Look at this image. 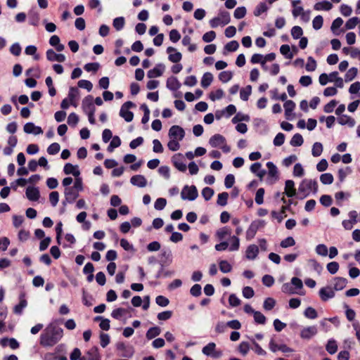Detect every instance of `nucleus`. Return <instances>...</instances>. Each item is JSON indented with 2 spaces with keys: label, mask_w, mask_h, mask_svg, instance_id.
<instances>
[{
  "label": "nucleus",
  "mask_w": 360,
  "mask_h": 360,
  "mask_svg": "<svg viewBox=\"0 0 360 360\" xmlns=\"http://www.w3.org/2000/svg\"><path fill=\"white\" fill-rule=\"evenodd\" d=\"M183 155L181 153H176L172 158V162L174 166L180 172H185L186 170V165L183 162Z\"/></svg>",
  "instance_id": "nucleus-10"
},
{
  "label": "nucleus",
  "mask_w": 360,
  "mask_h": 360,
  "mask_svg": "<svg viewBox=\"0 0 360 360\" xmlns=\"http://www.w3.org/2000/svg\"><path fill=\"white\" fill-rule=\"evenodd\" d=\"M60 150V144L58 143H51L47 148V153L49 155H53L57 154Z\"/></svg>",
  "instance_id": "nucleus-63"
},
{
  "label": "nucleus",
  "mask_w": 360,
  "mask_h": 360,
  "mask_svg": "<svg viewBox=\"0 0 360 360\" xmlns=\"http://www.w3.org/2000/svg\"><path fill=\"white\" fill-rule=\"evenodd\" d=\"M323 23V17L321 15H317L314 18L312 21L313 28L316 30H318L322 27Z\"/></svg>",
  "instance_id": "nucleus-61"
},
{
  "label": "nucleus",
  "mask_w": 360,
  "mask_h": 360,
  "mask_svg": "<svg viewBox=\"0 0 360 360\" xmlns=\"http://www.w3.org/2000/svg\"><path fill=\"white\" fill-rule=\"evenodd\" d=\"M318 191V184L316 180L304 179L302 181L298 187V193L302 195L300 198L307 197L311 192L316 193Z\"/></svg>",
  "instance_id": "nucleus-2"
},
{
  "label": "nucleus",
  "mask_w": 360,
  "mask_h": 360,
  "mask_svg": "<svg viewBox=\"0 0 360 360\" xmlns=\"http://www.w3.org/2000/svg\"><path fill=\"white\" fill-rule=\"evenodd\" d=\"M27 302L25 298V294L21 293L20 295V302L15 306L13 312L16 314L20 315L22 313L23 309L27 307Z\"/></svg>",
  "instance_id": "nucleus-24"
},
{
  "label": "nucleus",
  "mask_w": 360,
  "mask_h": 360,
  "mask_svg": "<svg viewBox=\"0 0 360 360\" xmlns=\"http://www.w3.org/2000/svg\"><path fill=\"white\" fill-rule=\"evenodd\" d=\"M93 101L94 98L91 95H88L83 99L82 107L86 114L95 113L96 108Z\"/></svg>",
  "instance_id": "nucleus-7"
},
{
  "label": "nucleus",
  "mask_w": 360,
  "mask_h": 360,
  "mask_svg": "<svg viewBox=\"0 0 360 360\" xmlns=\"http://www.w3.org/2000/svg\"><path fill=\"white\" fill-rule=\"evenodd\" d=\"M295 244V240L294 238L291 236H288L281 242L280 245L283 248H287L293 246Z\"/></svg>",
  "instance_id": "nucleus-62"
},
{
  "label": "nucleus",
  "mask_w": 360,
  "mask_h": 360,
  "mask_svg": "<svg viewBox=\"0 0 360 360\" xmlns=\"http://www.w3.org/2000/svg\"><path fill=\"white\" fill-rule=\"evenodd\" d=\"M79 89L77 87L72 86L69 89L68 99L70 101V104L75 107L77 106L75 101L79 96Z\"/></svg>",
  "instance_id": "nucleus-28"
},
{
  "label": "nucleus",
  "mask_w": 360,
  "mask_h": 360,
  "mask_svg": "<svg viewBox=\"0 0 360 360\" xmlns=\"http://www.w3.org/2000/svg\"><path fill=\"white\" fill-rule=\"evenodd\" d=\"M116 348L117 350L123 351V354L122 356L130 358L134 354V349L132 347H127L125 344L122 342H117L116 345Z\"/></svg>",
  "instance_id": "nucleus-21"
},
{
  "label": "nucleus",
  "mask_w": 360,
  "mask_h": 360,
  "mask_svg": "<svg viewBox=\"0 0 360 360\" xmlns=\"http://www.w3.org/2000/svg\"><path fill=\"white\" fill-rule=\"evenodd\" d=\"M285 193L289 198L295 195L296 189L295 188V183L292 180H287L285 181Z\"/></svg>",
  "instance_id": "nucleus-27"
},
{
  "label": "nucleus",
  "mask_w": 360,
  "mask_h": 360,
  "mask_svg": "<svg viewBox=\"0 0 360 360\" xmlns=\"http://www.w3.org/2000/svg\"><path fill=\"white\" fill-rule=\"evenodd\" d=\"M326 349L330 354L336 353L338 350L337 342L333 339L329 340L326 345Z\"/></svg>",
  "instance_id": "nucleus-39"
},
{
  "label": "nucleus",
  "mask_w": 360,
  "mask_h": 360,
  "mask_svg": "<svg viewBox=\"0 0 360 360\" xmlns=\"http://www.w3.org/2000/svg\"><path fill=\"white\" fill-rule=\"evenodd\" d=\"M29 23L33 26H37L39 21V14L37 11L32 10L28 13Z\"/></svg>",
  "instance_id": "nucleus-33"
},
{
  "label": "nucleus",
  "mask_w": 360,
  "mask_h": 360,
  "mask_svg": "<svg viewBox=\"0 0 360 360\" xmlns=\"http://www.w3.org/2000/svg\"><path fill=\"white\" fill-rule=\"evenodd\" d=\"M334 178L330 173L322 174L320 176V181L323 184L329 185L333 182Z\"/></svg>",
  "instance_id": "nucleus-47"
},
{
  "label": "nucleus",
  "mask_w": 360,
  "mask_h": 360,
  "mask_svg": "<svg viewBox=\"0 0 360 360\" xmlns=\"http://www.w3.org/2000/svg\"><path fill=\"white\" fill-rule=\"evenodd\" d=\"M280 52L287 59H292L293 58V53L290 51V47L288 44L281 45Z\"/></svg>",
  "instance_id": "nucleus-43"
},
{
  "label": "nucleus",
  "mask_w": 360,
  "mask_h": 360,
  "mask_svg": "<svg viewBox=\"0 0 360 360\" xmlns=\"http://www.w3.org/2000/svg\"><path fill=\"white\" fill-rule=\"evenodd\" d=\"M135 107V104L132 101L125 102L120 108V116L124 118V120L130 122L133 120L134 113L129 110V108Z\"/></svg>",
  "instance_id": "nucleus-3"
},
{
  "label": "nucleus",
  "mask_w": 360,
  "mask_h": 360,
  "mask_svg": "<svg viewBox=\"0 0 360 360\" xmlns=\"http://www.w3.org/2000/svg\"><path fill=\"white\" fill-rule=\"evenodd\" d=\"M27 199L30 201H37L40 197V193L37 187L28 186L25 191Z\"/></svg>",
  "instance_id": "nucleus-15"
},
{
  "label": "nucleus",
  "mask_w": 360,
  "mask_h": 360,
  "mask_svg": "<svg viewBox=\"0 0 360 360\" xmlns=\"http://www.w3.org/2000/svg\"><path fill=\"white\" fill-rule=\"evenodd\" d=\"M63 172L65 174H72L75 177L80 175V172L77 165H73L71 163H66L63 167Z\"/></svg>",
  "instance_id": "nucleus-22"
},
{
  "label": "nucleus",
  "mask_w": 360,
  "mask_h": 360,
  "mask_svg": "<svg viewBox=\"0 0 360 360\" xmlns=\"http://www.w3.org/2000/svg\"><path fill=\"white\" fill-rule=\"evenodd\" d=\"M259 254V248L256 245H250L245 251L246 258L250 260L256 259Z\"/></svg>",
  "instance_id": "nucleus-23"
},
{
  "label": "nucleus",
  "mask_w": 360,
  "mask_h": 360,
  "mask_svg": "<svg viewBox=\"0 0 360 360\" xmlns=\"http://www.w3.org/2000/svg\"><path fill=\"white\" fill-rule=\"evenodd\" d=\"M63 330L52 323L49 324L40 335V345L44 347H52L62 338Z\"/></svg>",
  "instance_id": "nucleus-1"
},
{
  "label": "nucleus",
  "mask_w": 360,
  "mask_h": 360,
  "mask_svg": "<svg viewBox=\"0 0 360 360\" xmlns=\"http://www.w3.org/2000/svg\"><path fill=\"white\" fill-rule=\"evenodd\" d=\"M229 198V193L227 192H222L218 195L217 203L221 206H225L227 204Z\"/></svg>",
  "instance_id": "nucleus-57"
},
{
  "label": "nucleus",
  "mask_w": 360,
  "mask_h": 360,
  "mask_svg": "<svg viewBox=\"0 0 360 360\" xmlns=\"http://www.w3.org/2000/svg\"><path fill=\"white\" fill-rule=\"evenodd\" d=\"M319 295L321 300L323 302L333 298L335 295L334 290L330 286L321 288L319 290Z\"/></svg>",
  "instance_id": "nucleus-11"
},
{
  "label": "nucleus",
  "mask_w": 360,
  "mask_h": 360,
  "mask_svg": "<svg viewBox=\"0 0 360 360\" xmlns=\"http://www.w3.org/2000/svg\"><path fill=\"white\" fill-rule=\"evenodd\" d=\"M232 77L233 73L231 71H222L219 75V79L223 83L228 82Z\"/></svg>",
  "instance_id": "nucleus-48"
},
{
  "label": "nucleus",
  "mask_w": 360,
  "mask_h": 360,
  "mask_svg": "<svg viewBox=\"0 0 360 360\" xmlns=\"http://www.w3.org/2000/svg\"><path fill=\"white\" fill-rule=\"evenodd\" d=\"M23 130L26 134L38 135L43 133L41 127L36 126L33 122H27L24 125Z\"/></svg>",
  "instance_id": "nucleus-17"
},
{
  "label": "nucleus",
  "mask_w": 360,
  "mask_h": 360,
  "mask_svg": "<svg viewBox=\"0 0 360 360\" xmlns=\"http://www.w3.org/2000/svg\"><path fill=\"white\" fill-rule=\"evenodd\" d=\"M281 290L283 292L288 295H293L297 293V291L295 290V288L292 286L291 283H285L283 284Z\"/></svg>",
  "instance_id": "nucleus-51"
},
{
  "label": "nucleus",
  "mask_w": 360,
  "mask_h": 360,
  "mask_svg": "<svg viewBox=\"0 0 360 360\" xmlns=\"http://www.w3.org/2000/svg\"><path fill=\"white\" fill-rule=\"evenodd\" d=\"M261 167L262 165L260 162H255L250 166V171L259 178H262L265 175L266 171L261 169Z\"/></svg>",
  "instance_id": "nucleus-30"
},
{
  "label": "nucleus",
  "mask_w": 360,
  "mask_h": 360,
  "mask_svg": "<svg viewBox=\"0 0 360 360\" xmlns=\"http://www.w3.org/2000/svg\"><path fill=\"white\" fill-rule=\"evenodd\" d=\"M317 333V328L315 326L304 328L300 332V337L302 339H311Z\"/></svg>",
  "instance_id": "nucleus-20"
},
{
  "label": "nucleus",
  "mask_w": 360,
  "mask_h": 360,
  "mask_svg": "<svg viewBox=\"0 0 360 360\" xmlns=\"http://www.w3.org/2000/svg\"><path fill=\"white\" fill-rule=\"evenodd\" d=\"M209 143L213 148L220 147L221 145L226 143V139L222 135L216 134L211 136L209 140Z\"/></svg>",
  "instance_id": "nucleus-18"
},
{
  "label": "nucleus",
  "mask_w": 360,
  "mask_h": 360,
  "mask_svg": "<svg viewBox=\"0 0 360 360\" xmlns=\"http://www.w3.org/2000/svg\"><path fill=\"white\" fill-rule=\"evenodd\" d=\"M338 122L341 125L347 124L350 127L355 125V120L347 115H342L338 118Z\"/></svg>",
  "instance_id": "nucleus-29"
},
{
  "label": "nucleus",
  "mask_w": 360,
  "mask_h": 360,
  "mask_svg": "<svg viewBox=\"0 0 360 360\" xmlns=\"http://www.w3.org/2000/svg\"><path fill=\"white\" fill-rule=\"evenodd\" d=\"M218 18L221 19V26L228 25L231 21L230 13L225 10H219Z\"/></svg>",
  "instance_id": "nucleus-35"
},
{
  "label": "nucleus",
  "mask_w": 360,
  "mask_h": 360,
  "mask_svg": "<svg viewBox=\"0 0 360 360\" xmlns=\"http://www.w3.org/2000/svg\"><path fill=\"white\" fill-rule=\"evenodd\" d=\"M231 229L227 227H223L219 229L216 232V236L219 240H224L227 236H231Z\"/></svg>",
  "instance_id": "nucleus-38"
},
{
  "label": "nucleus",
  "mask_w": 360,
  "mask_h": 360,
  "mask_svg": "<svg viewBox=\"0 0 360 360\" xmlns=\"http://www.w3.org/2000/svg\"><path fill=\"white\" fill-rule=\"evenodd\" d=\"M238 42L236 40H233L225 45L224 49L226 50L227 51L233 52L236 51L238 49Z\"/></svg>",
  "instance_id": "nucleus-64"
},
{
  "label": "nucleus",
  "mask_w": 360,
  "mask_h": 360,
  "mask_svg": "<svg viewBox=\"0 0 360 360\" xmlns=\"http://www.w3.org/2000/svg\"><path fill=\"white\" fill-rule=\"evenodd\" d=\"M198 196V193L195 186H188L186 185L183 188L181 192V198L183 200H188L193 201L195 200Z\"/></svg>",
  "instance_id": "nucleus-4"
},
{
  "label": "nucleus",
  "mask_w": 360,
  "mask_h": 360,
  "mask_svg": "<svg viewBox=\"0 0 360 360\" xmlns=\"http://www.w3.org/2000/svg\"><path fill=\"white\" fill-rule=\"evenodd\" d=\"M121 145V140L119 136H115L112 137L111 142L107 148V150L112 153L115 148L119 147Z\"/></svg>",
  "instance_id": "nucleus-44"
},
{
  "label": "nucleus",
  "mask_w": 360,
  "mask_h": 360,
  "mask_svg": "<svg viewBox=\"0 0 360 360\" xmlns=\"http://www.w3.org/2000/svg\"><path fill=\"white\" fill-rule=\"evenodd\" d=\"M215 347L216 345L214 342H210L202 348V352L206 356L218 358L221 356V352H215Z\"/></svg>",
  "instance_id": "nucleus-12"
},
{
  "label": "nucleus",
  "mask_w": 360,
  "mask_h": 360,
  "mask_svg": "<svg viewBox=\"0 0 360 360\" xmlns=\"http://www.w3.org/2000/svg\"><path fill=\"white\" fill-rule=\"evenodd\" d=\"M213 81V75L210 72H205L202 75L201 79V86L206 89L207 88Z\"/></svg>",
  "instance_id": "nucleus-36"
},
{
  "label": "nucleus",
  "mask_w": 360,
  "mask_h": 360,
  "mask_svg": "<svg viewBox=\"0 0 360 360\" xmlns=\"http://www.w3.org/2000/svg\"><path fill=\"white\" fill-rule=\"evenodd\" d=\"M332 8L333 4L327 0L318 2L314 6V9L316 11H330Z\"/></svg>",
  "instance_id": "nucleus-31"
},
{
  "label": "nucleus",
  "mask_w": 360,
  "mask_h": 360,
  "mask_svg": "<svg viewBox=\"0 0 360 360\" xmlns=\"http://www.w3.org/2000/svg\"><path fill=\"white\" fill-rule=\"evenodd\" d=\"M46 58L49 61H58L63 63L65 60V55L62 53H56L53 49H49L46 53Z\"/></svg>",
  "instance_id": "nucleus-14"
},
{
  "label": "nucleus",
  "mask_w": 360,
  "mask_h": 360,
  "mask_svg": "<svg viewBox=\"0 0 360 360\" xmlns=\"http://www.w3.org/2000/svg\"><path fill=\"white\" fill-rule=\"evenodd\" d=\"M161 333V329L158 326H154L150 328L146 334V337L148 340H152L154 338L158 336Z\"/></svg>",
  "instance_id": "nucleus-34"
},
{
  "label": "nucleus",
  "mask_w": 360,
  "mask_h": 360,
  "mask_svg": "<svg viewBox=\"0 0 360 360\" xmlns=\"http://www.w3.org/2000/svg\"><path fill=\"white\" fill-rule=\"evenodd\" d=\"M303 34V30L301 27L295 25L291 29V35L295 39L301 38Z\"/></svg>",
  "instance_id": "nucleus-55"
},
{
  "label": "nucleus",
  "mask_w": 360,
  "mask_h": 360,
  "mask_svg": "<svg viewBox=\"0 0 360 360\" xmlns=\"http://www.w3.org/2000/svg\"><path fill=\"white\" fill-rule=\"evenodd\" d=\"M305 68L309 72H313L316 68V61L311 56H309L307 58V63L306 64Z\"/></svg>",
  "instance_id": "nucleus-59"
},
{
  "label": "nucleus",
  "mask_w": 360,
  "mask_h": 360,
  "mask_svg": "<svg viewBox=\"0 0 360 360\" xmlns=\"http://www.w3.org/2000/svg\"><path fill=\"white\" fill-rule=\"evenodd\" d=\"M303 142L304 139L302 136L300 134L297 133L294 134L293 136L292 137L290 141V144L292 146L297 147L302 146L303 144Z\"/></svg>",
  "instance_id": "nucleus-40"
},
{
  "label": "nucleus",
  "mask_w": 360,
  "mask_h": 360,
  "mask_svg": "<svg viewBox=\"0 0 360 360\" xmlns=\"http://www.w3.org/2000/svg\"><path fill=\"white\" fill-rule=\"evenodd\" d=\"M166 85L169 90L176 91L181 87V84L176 77H170L167 79Z\"/></svg>",
  "instance_id": "nucleus-26"
},
{
  "label": "nucleus",
  "mask_w": 360,
  "mask_h": 360,
  "mask_svg": "<svg viewBox=\"0 0 360 360\" xmlns=\"http://www.w3.org/2000/svg\"><path fill=\"white\" fill-rule=\"evenodd\" d=\"M276 300L274 298L267 297L264 301L263 307L265 310L270 311L272 309H274V307L276 305Z\"/></svg>",
  "instance_id": "nucleus-52"
},
{
  "label": "nucleus",
  "mask_w": 360,
  "mask_h": 360,
  "mask_svg": "<svg viewBox=\"0 0 360 360\" xmlns=\"http://www.w3.org/2000/svg\"><path fill=\"white\" fill-rule=\"evenodd\" d=\"M253 316H254V320L257 324H265L266 323V319L265 316L260 311H255Z\"/></svg>",
  "instance_id": "nucleus-56"
},
{
  "label": "nucleus",
  "mask_w": 360,
  "mask_h": 360,
  "mask_svg": "<svg viewBox=\"0 0 360 360\" xmlns=\"http://www.w3.org/2000/svg\"><path fill=\"white\" fill-rule=\"evenodd\" d=\"M358 73V69L352 67L349 68L345 75V80L346 82L353 80Z\"/></svg>",
  "instance_id": "nucleus-42"
},
{
  "label": "nucleus",
  "mask_w": 360,
  "mask_h": 360,
  "mask_svg": "<svg viewBox=\"0 0 360 360\" xmlns=\"http://www.w3.org/2000/svg\"><path fill=\"white\" fill-rule=\"evenodd\" d=\"M266 167L269 169V172H268L269 176L277 179L278 178V169H277L276 166L272 162H268L266 163Z\"/></svg>",
  "instance_id": "nucleus-41"
},
{
  "label": "nucleus",
  "mask_w": 360,
  "mask_h": 360,
  "mask_svg": "<svg viewBox=\"0 0 360 360\" xmlns=\"http://www.w3.org/2000/svg\"><path fill=\"white\" fill-rule=\"evenodd\" d=\"M167 53H169L168 59L172 63H177L182 58L181 53L177 51L176 49L172 46L167 48Z\"/></svg>",
  "instance_id": "nucleus-13"
},
{
  "label": "nucleus",
  "mask_w": 360,
  "mask_h": 360,
  "mask_svg": "<svg viewBox=\"0 0 360 360\" xmlns=\"http://www.w3.org/2000/svg\"><path fill=\"white\" fill-rule=\"evenodd\" d=\"M231 245L229 246L230 251H236L240 247V240L237 236H233L230 238Z\"/></svg>",
  "instance_id": "nucleus-46"
},
{
  "label": "nucleus",
  "mask_w": 360,
  "mask_h": 360,
  "mask_svg": "<svg viewBox=\"0 0 360 360\" xmlns=\"http://www.w3.org/2000/svg\"><path fill=\"white\" fill-rule=\"evenodd\" d=\"M323 151V145L319 142H316L314 143L311 154L314 157H319L321 155Z\"/></svg>",
  "instance_id": "nucleus-49"
},
{
  "label": "nucleus",
  "mask_w": 360,
  "mask_h": 360,
  "mask_svg": "<svg viewBox=\"0 0 360 360\" xmlns=\"http://www.w3.org/2000/svg\"><path fill=\"white\" fill-rule=\"evenodd\" d=\"M283 107L285 109V115L286 119L290 120V117L292 115V112L295 108V102L292 100H288L284 103Z\"/></svg>",
  "instance_id": "nucleus-25"
},
{
  "label": "nucleus",
  "mask_w": 360,
  "mask_h": 360,
  "mask_svg": "<svg viewBox=\"0 0 360 360\" xmlns=\"http://www.w3.org/2000/svg\"><path fill=\"white\" fill-rule=\"evenodd\" d=\"M89 360H101V355L97 347H91L86 353Z\"/></svg>",
  "instance_id": "nucleus-37"
},
{
  "label": "nucleus",
  "mask_w": 360,
  "mask_h": 360,
  "mask_svg": "<svg viewBox=\"0 0 360 360\" xmlns=\"http://www.w3.org/2000/svg\"><path fill=\"white\" fill-rule=\"evenodd\" d=\"M304 314L307 318L310 319H314L318 316L316 309L311 307H309L305 309Z\"/></svg>",
  "instance_id": "nucleus-60"
},
{
  "label": "nucleus",
  "mask_w": 360,
  "mask_h": 360,
  "mask_svg": "<svg viewBox=\"0 0 360 360\" xmlns=\"http://www.w3.org/2000/svg\"><path fill=\"white\" fill-rule=\"evenodd\" d=\"M247 11L245 7L240 6L236 8L233 13V16L236 19H241L246 15Z\"/></svg>",
  "instance_id": "nucleus-58"
},
{
  "label": "nucleus",
  "mask_w": 360,
  "mask_h": 360,
  "mask_svg": "<svg viewBox=\"0 0 360 360\" xmlns=\"http://www.w3.org/2000/svg\"><path fill=\"white\" fill-rule=\"evenodd\" d=\"M219 270L222 273H229L231 271L232 266L226 260H221L219 263Z\"/></svg>",
  "instance_id": "nucleus-54"
},
{
  "label": "nucleus",
  "mask_w": 360,
  "mask_h": 360,
  "mask_svg": "<svg viewBox=\"0 0 360 360\" xmlns=\"http://www.w3.org/2000/svg\"><path fill=\"white\" fill-rule=\"evenodd\" d=\"M125 20L123 17H117L113 20V27L117 31L121 30L124 26Z\"/></svg>",
  "instance_id": "nucleus-50"
},
{
  "label": "nucleus",
  "mask_w": 360,
  "mask_h": 360,
  "mask_svg": "<svg viewBox=\"0 0 360 360\" xmlns=\"http://www.w3.org/2000/svg\"><path fill=\"white\" fill-rule=\"evenodd\" d=\"M264 225V221H252L245 233V238L247 240H252L256 235L258 229Z\"/></svg>",
  "instance_id": "nucleus-5"
},
{
  "label": "nucleus",
  "mask_w": 360,
  "mask_h": 360,
  "mask_svg": "<svg viewBox=\"0 0 360 360\" xmlns=\"http://www.w3.org/2000/svg\"><path fill=\"white\" fill-rule=\"evenodd\" d=\"M168 136L170 139L181 141L185 136V131L179 125H173L169 130Z\"/></svg>",
  "instance_id": "nucleus-6"
},
{
  "label": "nucleus",
  "mask_w": 360,
  "mask_h": 360,
  "mask_svg": "<svg viewBox=\"0 0 360 360\" xmlns=\"http://www.w3.org/2000/svg\"><path fill=\"white\" fill-rule=\"evenodd\" d=\"M130 183L135 186L143 188L147 185V180L144 176L141 174L134 175L130 179Z\"/></svg>",
  "instance_id": "nucleus-19"
},
{
  "label": "nucleus",
  "mask_w": 360,
  "mask_h": 360,
  "mask_svg": "<svg viewBox=\"0 0 360 360\" xmlns=\"http://www.w3.org/2000/svg\"><path fill=\"white\" fill-rule=\"evenodd\" d=\"M65 200L63 201V205L65 206L66 202L73 203L75 200L78 198L79 193L75 190V188L67 187L64 191Z\"/></svg>",
  "instance_id": "nucleus-8"
},
{
  "label": "nucleus",
  "mask_w": 360,
  "mask_h": 360,
  "mask_svg": "<svg viewBox=\"0 0 360 360\" xmlns=\"http://www.w3.org/2000/svg\"><path fill=\"white\" fill-rule=\"evenodd\" d=\"M165 68V66L164 64H162V63L157 64L155 68L150 70L147 72V76L149 78H155V77H160L163 74Z\"/></svg>",
  "instance_id": "nucleus-16"
},
{
  "label": "nucleus",
  "mask_w": 360,
  "mask_h": 360,
  "mask_svg": "<svg viewBox=\"0 0 360 360\" xmlns=\"http://www.w3.org/2000/svg\"><path fill=\"white\" fill-rule=\"evenodd\" d=\"M268 6L266 3L261 2L259 3L254 11V15L255 16H259L262 13L266 12L268 10Z\"/></svg>",
  "instance_id": "nucleus-53"
},
{
  "label": "nucleus",
  "mask_w": 360,
  "mask_h": 360,
  "mask_svg": "<svg viewBox=\"0 0 360 360\" xmlns=\"http://www.w3.org/2000/svg\"><path fill=\"white\" fill-rule=\"evenodd\" d=\"M292 204V200H289L288 201V205H283L281 207L280 212H277L276 211H274V210L272 211L271 212V217L274 219H277L278 222H281L282 220L283 219L284 217H285V212L290 210V205Z\"/></svg>",
  "instance_id": "nucleus-9"
},
{
  "label": "nucleus",
  "mask_w": 360,
  "mask_h": 360,
  "mask_svg": "<svg viewBox=\"0 0 360 360\" xmlns=\"http://www.w3.org/2000/svg\"><path fill=\"white\" fill-rule=\"evenodd\" d=\"M334 281L335 283L333 288L335 290L337 291L341 290L343 288H345L347 283V280L345 278L342 277H336L335 278Z\"/></svg>",
  "instance_id": "nucleus-32"
},
{
  "label": "nucleus",
  "mask_w": 360,
  "mask_h": 360,
  "mask_svg": "<svg viewBox=\"0 0 360 360\" xmlns=\"http://www.w3.org/2000/svg\"><path fill=\"white\" fill-rule=\"evenodd\" d=\"M252 93V86L248 85L245 88L240 89V97L243 101H248Z\"/></svg>",
  "instance_id": "nucleus-45"
}]
</instances>
